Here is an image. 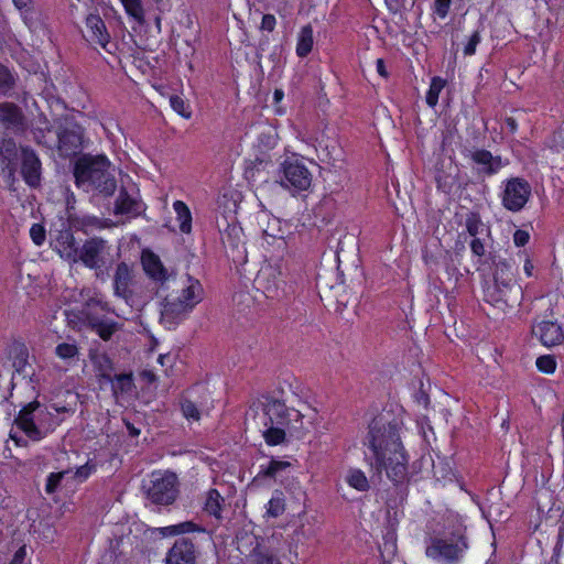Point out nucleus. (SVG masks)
<instances>
[{
  "instance_id": "nucleus-51",
  "label": "nucleus",
  "mask_w": 564,
  "mask_h": 564,
  "mask_svg": "<svg viewBox=\"0 0 564 564\" xmlns=\"http://www.w3.org/2000/svg\"><path fill=\"white\" fill-rule=\"evenodd\" d=\"M94 470H95V465L86 463L76 468V470L74 473V478L78 482H84L93 474Z\"/></svg>"
},
{
  "instance_id": "nucleus-55",
  "label": "nucleus",
  "mask_w": 564,
  "mask_h": 564,
  "mask_svg": "<svg viewBox=\"0 0 564 564\" xmlns=\"http://www.w3.org/2000/svg\"><path fill=\"white\" fill-rule=\"evenodd\" d=\"M529 239H530V235L525 230L518 229L513 234V241H514V245L518 247L525 246L529 242Z\"/></svg>"
},
{
  "instance_id": "nucleus-21",
  "label": "nucleus",
  "mask_w": 564,
  "mask_h": 564,
  "mask_svg": "<svg viewBox=\"0 0 564 564\" xmlns=\"http://www.w3.org/2000/svg\"><path fill=\"white\" fill-rule=\"evenodd\" d=\"M54 249L64 260L73 263L78 262L80 247L77 245L73 232L69 229L61 230L55 239Z\"/></svg>"
},
{
  "instance_id": "nucleus-3",
  "label": "nucleus",
  "mask_w": 564,
  "mask_h": 564,
  "mask_svg": "<svg viewBox=\"0 0 564 564\" xmlns=\"http://www.w3.org/2000/svg\"><path fill=\"white\" fill-rule=\"evenodd\" d=\"M14 423L31 441L39 442L52 433L59 421L46 405L33 401L20 410Z\"/></svg>"
},
{
  "instance_id": "nucleus-22",
  "label": "nucleus",
  "mask_w": 564,
  "mask_h": 564,
  "mask_svg": "<svg viewBox=\"0 0 564 564\" xmlns=\"http://www.w3.org/2000/svg\"><path fill=\"white\" fill-rule=\"evenodd\" d=\"M142 265L145 273L154 281L160 282L163 286L165 283H171L174 276L167 273V270L161 262L160 258L149 251L142 254Z\"/></svg>"
},
{
  "instance_id": "nucleus-31",
  "label": "nucleus",
  "mask_w": 564,
  "mask_h": 564,
  "mask_svg": "<svg viewBox=\"0 0 564 564\" xmlns=\"http://www.w3.org/2000/svg\"><path fill=\"white\" fill-rule=\"evenodd\" d=\"M225 499L216 489H209L204 502V511L216 519H221V510Z\"/></svg>"
},
{
  "instance_id": "nucleus-12",
  "label": "nucleus",
  "mask_w": 564,
  "mask_h": 564,
  "mask_svg": "<svg viewBox=\"0 0 564 564\" xmlns=\"http://www.w3.org/2000/svg\"><path fill=\"white\" fill-rule=\"evenodd\" d=\"M531 194L530 184L519 177L511 178L507 182L503 194L502 205L510 212H519L527 204Z\"/></svg>"
},
{
  "instance_id": "nucleus-32",
  "label": "nucleus",
  "mask_w": 564,
  "mask_h": 564,
  "mask_svg": "<svg viewBox=\"0 0 564 564\" xmlns=\"http://www.w3.org/2000/svg\"><path fill=\"white\" fill-rule=\"evenodd\" d=\"M173 209L180 221V230L184 234H189L192 230V214L187 205L182 200H175Z\"/></svg>"
},
{
  "instance_id": "nucleus-4",
  "label": "nucleus",
  "mask_w": 564,
  "mask_h": 564,
  "mask_svg": "<svg viewBox=\"0 0 564 564\" xmlns=\"http://www.w3.org/2000/svg\"><path fill=\"white\" fill-rule=\"evenodd\" d=\"M78 262L93 270L97 280L105 281L115 263L112 247L101 237H91L80 246Z\"/></svg>"
},
{
  "instance_id": "nucleus-45",
  "label": "nucleus",
  "mask_w": 564,
  "mask_h": 564,
  "mask_svg": "<svg viewBox=\"0 0 564 564\" xmlns=\"http://www.w3.org/2000/svg\"><path fill=\"white\" fill-rule=\"evenodd\" d=\"M547 144L556 152L564 150V128L554 131L550 137Z\"/></svg>"
},
{
  "instance_id": "nucleus-29",
  "label": "nucleus",
  "mask_w": 564,
  "mask_h": 564,
  "mask_svg": "<svg viewBox=\"0 0 564 564\" xmlns=\"http://www.w3.org/2000/svg\"><path fill=\"white\" fill-rule=\"evenodd\" d=\"M314 37L313 28L311 24L304 25L297 35L296 54L300 57L307 56L313 48Z\"/></svg>"
},
{
  "instance_id": "nucleus-14",
  "label": "nucleus",
  "mask_w": 564,
  "mask_h": 564,
  "mask_svg": "<svg viewBox=\"0 0 564 564\" xmlns=\"http://www.w3.org/2000/svg\"><path fill=\"white\" fill-rule=\"evenodd\" d=\"M171 283L173 289L171 293L180 294L181 301H186L191 306L195 307L204 299V289L199 280L189 274L180 278H173Z\"/></svg>"
},
{
  "instance_id": "nucleus-64",
  "label": "nucleus",
  "mask_w": 564,
  "mask_h": 564,
  "mask_svg": "<svg viewBox=\"0 0 564 564\" xmlns=\"http://www.w3.org/2000/svg\"><path fill=\"white\" fill-rule=\"evenodd\" d=\"M98 306L100 307L101 311L113 313V310L111 308L109 303L102 301L101 299H100V301H98Z\"/></svg>"
},
{
  "instance_id": "nucleus-60",
  "label": "nucleus",
  "mask_w": 564,
  "mask_h": 564,
  "mask_svg": "<svg viewBox=\"0 0 564 564\" xmlns=\"http://www.w3.org/2000/svg\"><path fill=\"white\" fill-rule=\"evenodd\" d=\"M505 124L507 127V129L509 130L510 133H514L518 129V122L514 118L512 117H507L505 119Z\"/></svg>"
},
{
  "instance_id": "nucleus-52",
  "label": "nucleus",
  "mask_w": 564,
  "mask_h": 564,
  "mask_svg": "<svg viewBox=\"0 0 564 564\" xmlns=\"http://www.w3.org/2000/svg\"><path fill=\"white\" fill-rule=\"evenodd\" d=\"M30 236H31V239L32 241L36 245V246H41L44 240H45V229L42 225L40 224H33L31 229H30Z\"/></svg>"
},
{
  "instance_id": "nucleus-59",
  "label": "nucleus",
  "mask_w": 564,
  "mask_h": 564,
  "mask_svg": "<svg viewBox=\"0 0 564 564\" xmlns=\"http://www.w3.org/2000/svg\"><path fill=\"white\" fill-rule=\"evenodd\" d=\"M25 365H26V354H25V351L21 350V354L17 358V360H14L13 366L17 368L18 371H22Z\"/></svg>"
},
{
  "instance_id": "nucleus-39",
  "label": "nucleus",
  "mask_w": 564,
  "mask_h": 564,
  "mask_svg": "<svg viewBox=\"0 0 564 564\" xmlns=\"http://www.w3.org/2000/svg\"><path fill=\"white\" fill-rule=\"evenodd\" d=\"M55 354L61 359L68 360L78 356V348L75 344L62 343L56 346Z\"/></svg>"
},
{
  "instance_id": "nucleus-49",
  "label": "nucleus",
  "mask_w": 564,
  "mask_h": 564,
  "mask_svg": "<svg viewBox=\"0 0 564 564\" xmlns=\"http://www.w3.org/2000/svg\"><path fill=\"white\" fill-rule=\"evenodd\" d=\"M452 0H434L433 12L441 19H445L449 12Z\"/></svg>"
},
{
  "instance_id": "nucleus-40",
  "label": "nucleus",
  "mask_w": 564,
  "mask_h": 564,
  "mask_svg": "<svg viewBox=\"0 0 564 564\" xmlns=\"http://www.w3.org/2000/svg\"><path fill=\"white\" fill-rule=\"evenodd\" d=\"M14 86V78L10 70L0 65V95H7Z\"/></svg>"
},
{
  "instance_id": "nucleus-36",
  "label": "nucleus",
  "mask_w": 564,
  "mask_h": 564,
  "mask_svg": "<svg viewBox=\"0 0 564 564\" xmlns=\"http://www.w3.org/2000/svg\"><path fill=\"white\" fill-rule=\"evenodd\" d=\"M126 12L132 17L138 23H144V11L141 0H120Z\"/></svg>"
},
{
  "instance_id": "nucleus-50",
  "label": "nucleus",
  "mask_w": 564,
  "mask_h": 564,
  "mask_svg": "<svg viewBox=\"0 0 564 564\" xmlns=\"http://www.w3.org/2000/svg\"><path fill=\"white\" fill-rule=\"evenodd\" d=\"M481 36L479 31H475L470 37L468 39L467 43L464 46V54L466 56H471L476 52L477 45L480 43Z\"/></svg>"
},
{
  "instance_id": "nucleus-17",
  "label": "nucleus",
  "mask_w": 564,
  "mask_h": 564,
  "mask_svg": "<svg viewBox=\"0 0 564 564\" xmlns=\"http://www.w3.org/2000/svg\"><path fill=\"white\" fill-rule=\"evenodd\" d=\"M132 286V268L127 262L118 263L112 276V289L115 296L122 299L127 304H129L134 295Z\"/></svg>"
},
{
  "instance_id": "nucleus-35",
  "label": "nucleus",
  "mask_w": 564,
  "mask_h": 564,
  "mask_svg": "<svg viewBox=\"0 0 564 564\" xmlns=\"http://www.w3.org/2000/svg\"><path fill=\"white\" fill-rule=\"evenodd\" d=\"M445 86V80L441 77H433L430 84V88L426 93V104L430 107H435L438 102L440 93Z\"/></svg>"
},
{
  "instance_id": "nucleus-24",
  "label": "nucleus",
  "mask_w": 564,
  "mask_h": 564,
  "mask_svg": "<svg viewBox=\"0 0 564 564\" xmlns=\"http://www.w3.org/2000/svg\"><path fill=\"white\" fill-rule=\"evenodd\" d=\"M470 158L479 166L478 172L488 176L498 173L503 165L500 156H494L490 151L485 149L475 150Z\"/></svg>"
},
{
  "instance_id": "nucleus-53",
  "label": "nucleus",
  "mask_w": 564,
  "mask_h": 564,
  "mask_svg": "<svg viewBox=\"0 0 564 564\" xmlns=\"http://www.w3.org/2000/svg\"><path fill=\"white\" fill-rule=\"evenodd\" d=\"M115 379L116 387L119 388L121 391L130 390L132 384V378L130 375H117Z\"/></svg>"
},
{
  "instance_id": "nucleus-48",
  "label": "nucleus",
  "mask_w": 564,
  "mask_h": 564,
  "mask_svg": "<svg viewBox=\"0 0 564 564\" xmlns=\"http://www.w3.org/2000/svg\"><path fill=\"white\" fill-rule=\"evenodd\" d=\"M252 556L251 564H282L276 557L270 555L268 553H263L260 551H254Z\"/></svg>"
},
{
  "instance_id": "nucleus-20",
  "label": "nucleus",
  "mask_w": 564,
  "mask_h": 564,
  "mask_svg": "<svg viewBox=\"0 0 564 564\" xmlns=\"http://www.w3.org/2000/svg\"><path fill=\"white\" fill-rule=\"evenodd\" d=\"M21 173L24 181L32 187L40 184L41 180V162L34 150L22 148V166Z\"/></svg>"
},
{
  "instance_id": "nucleus-58",
  "label": "nucleus",
  "mask_w": 564,
  "mask_h": 564,
  "mask_svg": "<svg viewBox=\"0 0 564 564\" xmlns=\"http://www.w3.org/2000/svg\"><path fill=\"white\" fill-rule=\"evenodd\" d=\"M415 400L419 404H422L424 408H427V405L430 404V398H429L427 393L424 392L423 390H420L415 394Z\"/></svg>"
},
{
  "instance_id": "nucleus-6",
  "label": "nucleus",
  "mask_w": 564,
  "mask_h": 564,
  "mask_svg": "<svg viewBox=\"0 0 564 564\" xmlns=\"http://www.w3.org/2000/svg\"><path fill=\"white\" fill-rule=\"evenodd\" d=\"M147 498L154 505H172L178 496L177 476L171 471H154L143 484Z\"/></svg>"
},
{
  "instance_id": "nucleus-47",
  "label": "nucleus",
  "mask_w": 564,
  "mask_h": 564,
  "mask_svg": "<svg viewBox=\"0 0 564 564\" xmlns=\"http://www.w3.org/2000/svg\"><path fill=\"white\" fill-rule=\"evenodd\" d=\"M82 300L84 301V306L86 308H90L93 306H98V301H100L99 294L90 289L83 290L80 292Z\"/></svg>"
},
{
  "instance_id": "nucleus-56",
  "label": "nucleus",
  "mask_w": 564,
  "mask_h": 564,
  "mask_svg": "<svg viewBox=\"0 0 564 564\" xmlns=\"http://www.w3.org/2000/svg\"><path fill=\"white\" fill-rule=\"evenodd\" d=\"M276 19L273 14H264L261 21V30L272 32L275 28Z\"/></svg>"
},
{
  "instance_id": "nucleus-8",
  "label": "nucleus",
  "mask_w": 564,
  "mask_h": 564,
  "mask_svg": "<svg viewBox=\"0 0 564 564\" xmlns=\"http://www.w3.org/2000/svg\"><path fill=\"white\" fill-rule=\"evenodd\" d=\"M532 335L545 347H554L564 343V325L554 316L553 310L544 316H536L531 325Z\"/></svg>"
},
{
  "instance_id": "nucleus-23",
  "label": "nucleus",
  "mask_w": 564,
  "mask_h": 564,
  "mask_svg": "<svg viewBox=\"0 0 564 564\" xmlns=\"http://www.w3.org/2000/svg\"><path fill=\"white\" fill-rule=\"evenodd\" d=\"M18 165V148L13 139L2 138L0 140V170L8 173L9 177L14 175Z\"/></svg>"
},
{
  "instance_id": "nucleus-25",
  "label": "nucleus",
  "mask_w": 564,
  "mask_h": 564,
  "mask_svg": "<svg viewBox=\"0 0 564 564\" xmlns=\"http://www.w3.org/2000/svg\"><path fill=\"white\" fill-rule=\"evenodd\" d=\"M86 28L89 40L105 48L110 41V35L102 19L98 14H89L86 18Z\"/></svg>"
},
{
  "instance_id": "nucleus-63",
  "label": "nucleus",
  "mask_w": 564,
  "mask_h": 564,
  "mask_svg": "<svg viewBox=\"0 0 564 564\" xmlns=\"http://www.w3.org/2000/svg\"><path fill=\"white\" fill-rule=\"evenodd\" d=\"M524 272L528 276H531L532 275V272H533V269H534V265L533 263L531 262V260L527 259L525 262H524Z\"/></svg>"
},
{
  "instance_id": "nucleus-11",
  "label": "nucleus",
  "mask_w": 564,
  "mask_h": 564,
  "mask_svg": "<svg viewBox=\"0 0 564 564\" xmlns=\"http://www.w3.org/2000/svg\"><path fill=\"white\" fill-rule=\"evenodd\" d=\"M194 310L186 301H181L180 294H167L161 307V322L169 328L175 327Z\"/></svg>"
},
{
  "instance_id": "nucleus-30",
  "label": "nucleus",
  "mask_w": 564,
  "mask_h": 564,
  "mask_svg": "<svg viewBox=\"0 0 564 564\" xmlns=\"http://www.w3.org/2000/svg\"><path fill=\"white\" fill-rule=\"evenodd\" d=\"M264 425L267 429L263 431L262 435L268 445L275 446L285 442L288 434L285 427L282 425L273 424L269 419Z\"/></svg>"
},
{
  "instance_id": "nucleus-41",
  "label": "nucleus",
  "mask_w": 564,
  "mask_h": 564,
  "mask_svg": "<svg viewBox=\"0 0 564 564\" xmlns=\"http://www.w3.org/2000/svg\"><path fill=\"white\" fill-rule=\"evenodd\" d=\"M72 473L70 469H66L59 473H51L47 476L45 490L47 494H53L59 486L62 479Z\"/></svg>"
},
{
  "instance_id": "nucleus-26",
  "label": "nucleus",
  "mask_w": 564,
  "mask_h": 564,
  "mask_svg": "<svg viewBox=\"0 0 564 564\" xmlns=\"http://www.w3.org/2000/svg\"><path fill=\"white\" fill-rule=\"evenodd\" d=\"M87 325L94 330L102 340H109L112 335L120 329V325L110 319H105L96 315L86 314Z\"/></svg>"
},
{
  "instance_id": "nucleus-10",
  "label": "nucleus",
  "mask_w": 564,
  "mask_h": 564,
  "mask_svg": "<svg viewBox=\"0 0 564 564\" xmlns=\"http://www.w3.org/2000/svg\"><path fill=\"white\" fill-rule=\"evenodd\" d=\"M521 294V286L517 282H511V284L492 283L485 290V301L505 312L519 302Z\"/></svg>"
},
{
  "instance_id": "nucleus-57",
  "label": "nucleus",
  "mask_w": 564,
  "mask_h": 564,
  "mask_svg": "<svg viewBox=\"0 0 564 564\" xmlns=\"http://www.w3.org/2000/svg\"><path fill=\"white\" fill-rule=\"evenodd\" d=\"M384 2L388 9L393 13L401 11L403 8V0H384Z\"/></svg>"
},
{
  "instance_id": "nucleus-42",
  "label": "nucleus",
  "mask_w": 564,
  "mask_h": 564,
  "mask_svg": "<svg viewBox=\"0 0 564 564\" xmlns=\"http://www.w3.org/2000/svg\"><path fill=\"white\" fill-rule=\"evenodd\" d=\"M169 529L171 530V534L172 535H178V534H184V533L203 531V529L199 528L193 521H185V522H181L178 524L169 525Z\"/></svg>"
},
{
  "instance_id": "nucleus-18",
  "label": "nucleus",
  "mask_w": 564,
  "mask_h": 564,
  "mask_svg": "<svg viewBox=\"0 0 564 564\" xmlns=\"http://www.w3.org/2000/svg\"><path fill=\"white\" fill-rule=\"evenodd\" d=\"M256 282L269 299L279 297L284 284L281 270L271 264H265L260 269Z\"/></svg>"
},
{
  "instance_id": "nucleus-9",
  "label": "nucleus",
  "mask_w": 564,
  "mask_h": 564,
  "mask_svg": "<svg viewBox=\"0 0 564 564\" xmlns=\"http://www.w3.org/2000/svg\"><path fill=\"white\" fill-rule=\"evenodd\" d=\"M281 185L294 192L306 191L311 187L313 175L300 160H285L281 165Z\"/></svg>"
},
{
  "instance_id": "nucleus-37",
  "label": "nucleus",
  "mask_w": 564,
  "mask_h": 564,
  "mask_svg": "<svg viewBox=\"0 0 564 564\" xmlns=\"http://www.w3.org/2000/svg\"><path fill=\"white\" fill-rule=\"evenodd\" d=\"M285 510L283 494L275 491L268 502L267 513L272 518H278Z\"/></svg>"
},
{
  "instance_id": "nucleus-62",
  "label": "nucleus",
  "mask_w": 564,
  "mask_h": 564,
  "mask_svg": "<svg viewBox=\"0 0 564 564\" xmlns=\"http://www.w3.org/2000/svg\"><path fill=\"white\" fill-rule=\"evenodd\" d=\"M141 377L149 383H153L156 381V376L153 371L151 370H144L142 371L141 373Z\"/></svg>"
},
{
  "instance_id": "nucleus-1",
  "label": "nucleus",
  "mask_w": 564,
  "mask_h": 564,
  "mask_svg": "<svg viewBox=\"0 0 564 564\" xmlns=\"http://www.w3.org/2000/svg\"><path fill=\"white\" fill-rule=\"evenodd\" d=\"M402 430L401 420H390L381 414L369 424L366 442L371 452L368 456L370 468L378 475L384 471L395 486L404 485L409 480V456L401 441Z\"/></svg>"
},
{
  "instance_id": "nucleus-5",
  "label": "nucleus",
  "mask_w": 564,
  "mask_h": 564,
  "mask_svg": "<svg viewBox=\"0 0 564 564\" xmlns=\"http://www.w3.org/2000/svg\"><path fill=\"white\" fill-rule=\"evenodd\" d=\"M263 411L267 417L278 425L285 427L290 437L302 438L306 434L311 420L301 410L288 408L284 402L268 398L263 403Z\"/></svg>"
},
{
  "instance_id": "nucleus-27",
  "label": "nucleus",
  "mask_w": 564,
  "mask_h": 564,
  "mask_svg": "<svg viewBox=\"0 0 564 564\" xmlns=\"http://www.w3.org/2000/svg\"><path fill=\"white\" fill-rule=\"evenodd\" d=\"M33 138L37 144L48 149L55 148V131L52 130L50 121L44 115H40L36 126L32 129Z\"/></svg>"
},
{
  "instance_id": "nucleus-44",
  "label": "nucleus",
  "mask_w": 564,
  "mask_h": 564,
  "mask_svg": "<svg viewBox=\"0 0 564 564\" xmlns=\"http://www.w3.org/2000/svg\"><path fill=\"white\" fill-rule=\"evenodd\" d=\"M536 367L542 372L553 373L556 368V361L553 356H541L536 359Z\"/></svg>"
},
{
  "instance_id": "nucleus-19",
  "label": "nucleus",
  "mask_w": 564,
  "mask_h": 564,
  "mask_svg": "<svg viewBox=\"0 0 564 564\" xmlns=\"http://www.w3.org/2000/svg\"><path fill=\"white\" fill-rule=\"evenodd\" d=\"M196 560L197 550L193 541L188 538H180L169 550L165 564H196Z\"/></svg>"
},
{
  "instance_id": "nucleus-46",
  "label": "nucleus",
  "mask_w": 564,
  "mask_h": 564,
  "mask_svg": "<svg viewBox=\"0 0 564 564\" xmlns=\"http://www.w3.org/2000/svg\"><path fill=\"white\" fill-rule=\"evenodd\" d=\"M170 105L173 108V110L175 112H177L178 115H181L182 117H184V118L191 117V112L187 111V106H186L185 101L180 96H176V95L171 96Z\"/></svg>"
},
{
  "instance_id": "nucleus-15",
  "label": "nucleus",
  "mask_w": 564,
  "mask_h": 564,
  "mask_svg": "<svg viewBox=\"0 0 564 564\" xmlns=\"http://www.w3.org/2000/svg\"><path fill=\"white\" fill-rule=\"evenodd\" d=\"M145 210V206L140 198L139 191L121 187L115 202V215H126L134 218Z\"/></svg>"
},
{
  "instance_id": "nucleus-2",
  "label": "nucleus",
  "mask_w": 564,
  "mask_h": 564,
  "mask_svg": "<svg viewBox=\"0 0 564 564\" xmlns=\"http://www.w3.org/2000/svg\"><path fill=\"white\" fill-rule=\"evenodd\" d=\"M76 185L86 192H97L106 197L116 188V178L110 172V162L105 155L85 154L75 164Z\"/></svg>"
},
{
  "instance_id": "nucleus-33",
  "label": "nucleus",
  "mask_w": 564,
  "mask_h": 564,
  "mask_svg": "<svg viewBox=\"0 0 564 564\" xmlns=\"http://www.w3.org/2000/svg\"><path fill=\"white\" fill-rule=\"evenodd\" d=\"M291 467V463L286 460L271 459L268 465H261V469L258 477L275 478L280 476L284 470Z\"/></svg>"
},
{
  "instance_id": "nucleus-13",
  "label": "nucleus",
  "mask_w": 564,
  "mask_h": 564,
  "mask_svg": "<svg viewBox=\"0 0 564 564\" xmlns=\"http://www.w3.org/2000/svg\"><path fill=\"white\" fill-rule=\"evenodd\" d=\"M82 132L76 124H59L55 131V148L63 158H69L80 151Z\"/></svg>"
},
{
  "instance_id": "nucleus-43",
  "label": "nucleus",
  "mask_w": 564,
  "mask_h": 564,
  "mask_svg": "<svg viewBox=\"0 0 564 564\" xmlns=\"http://www.w3.org/2000/svg\"><path fill=\"white\" fill-rule=\"evenodd\" d=\"M181 409L183 415L189 420L198 421L200 419V412L197 408V405L188 399H184L181 403Z\"/></svg>"
},
{
  "instance_id": "nucleus-28",
  "label": "nucleus",
  "mask_w": 564,
  "mask_h": 564,
  "mask_svg": "<svg viewBox=\"0 0 564 564\" xmlns=\"http://www.w3.org/2000/svg\"><path fill=\"white\" fill-rule=\"evenodd\" d=\"M495 263L494 269V282L500 284H511V282H517L513 272V263H511L508 259H498Z\"/></svg>"
},
{
  "instance_id": "nucleus-38",
  "label": "nucleus",
  "mask_w": 564,
  "mask_h": 564,
  "mask_svg": "<svg viewBox=\"0 0 564 564\" xmlns=\"http://www.w3.org/2000/svg\"><path fill=\"white\" fill-rule=\"evenodd\" d=\"M465 226H466L467 232L471 237H476L482 230L484 223H482L481 217H480V215L478 213L469 212L466 215Z\"/></svg>"
},
{
  "instance_id": "nucleus-16",
  "label": "nucleus",
  "mask_w": 564,
  "mask_h": 564,
  "mask_svg": "<svg viewBox=\"0 0 564 564\" xmlns=\"http://www.w3.org/2000/svg\"><path fill=\"white\" fill-rule=\"evenodd\" d=\"M0 124L14 134H22L28 129V120L22 109L14 102H0Z\"/></svg>"
},
{
  "instance_id": "nucleus-7",
  "label": "nucleus",
  "mask_w": 564,
  "mask_h": 564,
  "mask_svg": "<svg viewBox=\"0 0 564 564\" xmlns=\"http://www.w3.org/2000/svg\"><path fill=\"white\" fill-rule=\"evenodd\" d=\"M468 541L464 535L449 538H433L425 550L427 557L446 562H458L468 549Z\"/></svg>"
},
{
  "instance_id": "nucleus-54",
  "label": "nucleus",
  "mask_w": 564,
  "mask_h": 564,
  "mask_svg": "<svg viewBox=\"0 0 564 564\" xmlns=\"http://www.w3.org/2000/svg\"><path fill=\"white\" fill-rule=\"evenodd\" d=\"M470 250L476 257H482L486 252L484 242L477 237H474V239L470 241Z\"/></svg>"
},
{
  "instance_id": "nucleus-34",
  "label": "nucleus",
  "mask_w": 564,
  "mask_h": 564,
  "mask_svg": "<svg viewBox=\"0 0 564 564\" xmlns=\"http://www.w3.org/2000/svg\"><path fill=\"white\" fill-rule=\"evenodd\" d=\"M348 485L359 491H367L370 488L365 473L360 469H350L346 476Z\"/></svg>"
},
{
  "instance_id": "nucleus-61",
  "label": "nucleus",
  "mask_w": 564,
  "mask_h": 564,
  "mask_svg": "<svg viewBox=\"0 0 564 564\" xmlns=\"http://www.w3.org/2000/svg\"><path fill=\"white\" fill-rule=\"evenodd\" d=\"M376 66H377V72L379 73V75L387 78L388 72L386 69L384 61L382 58H378L376 62Z\"/></svg>"
}]
</instances>
